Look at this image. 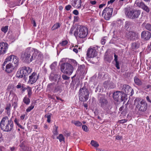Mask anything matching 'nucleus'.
I'll use <instances>...</instances> for the list:
<instances>
[{"instance_id":"15","label":"nucleus","mask_w":151,"mask_h":151,"mask_svg":"<svg viewBox=\"0 0 151 151\" xmlns=\"http://www.w3.org/2000/svg\"><path fill=\"white\" fill-rule=\"evenodd\" d=\"M128 104L127 103L123 105L119 109V110L120 112L124 116L125 115L127 112L128 109Z\"/></svg>"},{"instance_id":"12","label":"nucleus","mask_w":151,"mask_h":151,"mask_svg":"<svg viewBox=\"0 0 151 151\" xmlns=\"http://www.w3.org/2000/svg\"><path fill=\"white\" fill-rule=\"evenodd\" d=\"M8 48V45L7 43L1 42L0 43V55L6 53Z\"/></svg>"},{"instance_id":"62","label":"nucleus","mask_w":151,"mask_h":151,"mask_svg":"<svg viewBox=\"0 0 151 151\" xmlns=\"http://www.w3.org/2000/svg\"><path fill=\"white\" fill-rule=\"evenodd\" d=\"M146 99L149 102L151 103V101L149 97V96H147L146 97Z\"/></svg>"},{"instance_id":"7","label":"nucleus","mask_w":151,"mask_h":151,"mask_svg":"<svg viewBox=\"0 0 151 151\" xmlns=\"http://www.w3.org/2000/svg\"><path fill=\"white\" fill-rule=\"evenodd\" d=\"M125 13L128 17L133 19L138 17L140 14V12L139 10L131 9L129 10H126Z\"/></svg>"},{"instance_id":"16","label":"nucleus","mask_w":151,"mask_h":151,"mask_svg":"<svg viewBox=\"0 0 151 151\" xmlns=\"http://www.w3.org/2000/svg\"><path fill=\"white\" fill-rule=\"evenodd\" d=\"M141 37L142 38L145 40H148L151 37V34L148 31H144L142 33Z\"/></svg>"},{"instance_id":"43","label":"nucleus","mask_w":151,"mask_h":151,"mask_svg":"<svg viewBox=\"0 0 151 151\" xmlns=\"http://www.w3.org/2000/svg\"><path fill=\"white\" fill-rule=\"evenodd\" d=\"M27 91L28 92V95L29 97H30L32 94L31 89L30 88H29L27 90Z\"/></svg>"},{"instance_id":"19","label":"nucleus","mask_w":151,"mask_h":151,"mask_svg":"<svg viewBox=\"0 0 151 151\" xmlns=\"http://www.w3.org/2000/svg\"><path fill=\"white\" fill-rule=\"evenodd\" d=\"M121 94V92L120 91H117L114 92L113 94L114 99L117 101H120Z\"/></svg>"},{"instance_id":"30","label":"nucleus","mask_w":151,"mask_h":151,"mask_svg":"<svg viewBox=\"0 0 151 151\" xmlns=\"http://www.w3.org/2000/svg\"><path fill=\"white\" fill-rule=\"evenodd\" d=\"M60 24L59 23H56L55 24L52 28V30L56 29L60 27Z\"/></svg>"},{"instance_id":"29","label":"nucleus","mask_w":151,"mask_h":151,"mask_svg":"<svg viewBox=\"0 0 151 151\" xmlns=\"http://www.w3.org/2000/svg\"><path fill=\"white\" fill-rule=\"evenodd\" d=\"M23 101L26 104L28 105L30 102V100L29 98L25 96L23 99Z\"/></svg>"},{"instance_id":"38","label":"nucleus","mask_w":151,"mask_h":151,"mask_svg":"<svg viewBox=\"0 0 151 151\" xmlns=\"http://www.w3.org/2000/svg\"><path fill=\"white\" fill-rule=\"evenodd\" d=\"M68 43V41L67 40H65L62 41L60 43V45L63 46H65Z\"/></svg>"},{"instance_id":"26","label":"nucleus","mask_w":151,"mask_h":151,"mask_svg":"<svg viewBox=\"0 0 151 151\" xmlns=\"http://www.w3.org/2000/svg\"><path fill=\"white\" fill-rule=\"evenodd\" d=\"M127 94H125L124 93L121 92V94L120 97V100H121L122 101H125L127 99Z\"/></svg>"},{"instance_id":"60","label":"nucleus","mask_w":151,"mask_h":151,"mask_svg":"<svg viewBox=\"0 0 151 151\" xmlns=\"http://www.w3.org/2000/svg\"><path fill=\"white\" fill-rule=\"evenodd\" d=\"M76 46L73 49V51L75 52L76 53H77L78 52V50L76 48Z\"/></svg>"},{"instance_id":"49","label":"nucleus","mask_w":151,"mask_h":151,"mask_svg":"<svg viewBox=\"0 0 151 151\" xmlns=\"http://www.w3.org/2000/svg\"><path fill=\"white\" fill-rule=\"evenodd\" d=\"M127 121V119H122L119 120L118 121V122L119 123H123L126 122Z\"/></svg>"},{"instance_id":"46","label":"nucleus","mask_w":151,"mask_h":151,"mask_svg":"<svg viewBox=\"0 0 151 151\" xmlns=\"http://www.w3.org/2000/svg\"><path fill=\"white\" fill-rule=\"evenodd\" d=\"M51 115H47L45 116V117L47 118V122L49 123L50 122V119H51Z\"/></svg>"},{"instance_id":"36","label":"nucleus","mask_w":151,"mask_h":151,"mask_svg":"<svg viewBox=\"0 0 151 151\" xmlns=\"http://www.w3.org/2000/svg\"><path fill=\"white\" fill-rule=\"evenodd\" d=\"M76 27H75L74 26L72 27L70 29L69 32L70 35L72 34L73 32L74 33V31L76 29Z\"/></svg>"},{"instance_id":"59","label":"nucleus","mask_w":151,"mask_h":151,"mask_svg":"<svg viewBox=\"0 0 151 151\" xmlns=\"http://www.w3.org/2000/svg\"><path fill=\"white\" fill-rule=\"evenodd\" d=\"M79 18L77 16H75L74 17V21L75 22H77Z\"/></svg>"},{"instance_id":"2","label":"nucleus","mask_w":151,"mask_h":151,"mask_svg":"<svg viewBox=\"0 0 151 151\" xmlns=\"http://www.w3.org/2000/svg\"><path fill=\"white\" fill-rule=\"evenodd\" d=\"M2 130L5 132H10L12 130L14 124L12 119H9L7 116H6L3 118L0 124Z\"/></svg>"},{"instance_id":"39","label":"nucleus","mask_w":151,"mask_h":151,"mask_svg":"<svg viewBox=\"0 0 151 151\" xmlns=\"http://www.w3.org/2000/svg\"><path fill=\"white\" fill-rule=\"evenodd\" d=\"M8 26H6L4 27H3L1 28V30L4 33H6L8 30Z\"/></svg>"},{"instance_id":"18","label":"nucleus","mask_w":151,"mask_h":151,"mask_svg":"<svg viewBox=\"0 0 151 151\" xmlns=\"http://www.w3.org/2000/svg\"><path fill=\"white\" fill-rule=\"evenodd\" d=\"M21 69L24 76H27L32 71V69L28 67L24 66Z\"/></svg>"},{"instance_id":"44","label":"nucleus","mask_w":151,"mask_h":151,"mask_svg":"<svg viewBox=\"0 0 151 151\" xmlns=\"http://www.w3.org/2000/svg\"><path fill=\"white\" fill-rule=\"evenodd\" d=\"M12 102V106H13L14 108V109H16L17 107V102Z\"/></svg>"},{"instance_id":"13","label":"nucleus","mask_w":151,"mask_h":151,"mask_svg":"<svg viewBox=\"0 0 151 151\" xmlns=\"http://www.w3.org/2000/svg\"><path fill=\"white\" fill-rule=\"evenodd\" d=\"M29 80L28 82V83L33 84L35 83L38 78V76L37 74L33 72L32 74L29 76Z\"/></svg>"},{"instance_id":"9","label":"nucleus","mask_w":151,"mask_h":151,"mask_svg":"<svg viewBox=\"0 0 151 151\" xmlns=\"http://www.w3.org/2000/svg\"><path fill=\"white\" fill-rule=\"evenodd\" d=\"M121 92L126 94L130 95L132 96L133 94L134 90L131 87L128 85L124 84L121 85Z\"/></svg>"},{"instance_id":"55","label":"nucleus","mask_w":151,"mask_h":151,"mask_svg":"<svg viewBox=\"0 0 151 151\" xmlns=\"http://www.w3.org/2000/svg\"><path fill=\"white\" fill-rule=\"evenodd\" d=\"M22 86V84L20 83H19L18 85H17L16 87L17 88H21Z\"/></svg>"},{"instance_id":"52","label":"nucleus","mask_w":151,"mask_h":151,"mask_svg":"<svg viewBox=\"0 0 151 151\" xmlns=\"http://www.w3.org/2000/svg\"><path fill=\"white\" fill-rule=\"evenodd\" d=\"M115 66L117 69H119L120 67L119 65V63L118 62H116Z\"/></svg>"},{"instance_id":"42","label":"nucleus","mask_w":151,"mask_h":151,"mask_svg":"<svg viewBox=\"0 0 151 151\" xmlns=\"http://www.w3.org/2000/svg\"><path fill=\"white\" fill-rule=\"evenodd\" d=\"M82 128L85 132H87L88 131V129L87 127L85 125H83L82 126Z\"/></svg>"},{"instance_id":"17","label":"nucleus","mask_w":151,"mask_h":151,"mask_svg":"<svg viewBox=\"0 0 151 151\" xmlns=\"http://www.w3.org/2000/svg\"><path fill=\"white\" fill-rule=\"evenodd\" d=\"M15 67L11 63H10L6 65L5 71L7 73H11L13 71Z\"/></svg>"},{"instance_id":"25","label":"nucleus","mask_w":151,"mask_h":151,"mask_svg":"<svg viewBox=\"0 0 151 151\" xmlns=\"http://www.w3.org/2000/svg\"><path fill=\"white\" fill-rule=\"evenodd\" d=\"M134 81L135 83L138 86H140L142 83L141 80L136 76L134 78Z\"/></svg>"},{"instance_id":"32","label":"nucleus","mask_w":151,"mask_h":151,"mask_svg":"<svg viewBox=\"0 0 151 151\" xmlns=\"http://www.w3.org/2000/svg\"><path fill=\"white\" fill-rule=\"evenodd\" d=\"M57 138L59 140L60 142L64 141V137L61 134H60L59 136L57 137Z\"/></svg>"},{"instance_id":"51","label":"nucleus","mask_w":151,"mask_h":151,"mask_svg":"<svg viewBox=\"0 0 151 151\" xmlns=\"http://www.w3.org/2000/svg\"><path fill=\"white\" fill-rule=\"evenodd\" d=\"M14 121L15 123L17 124V125L19 124V120L17 118H15Z\"/></svg>"},{"instance_id":"50","label":"nucleus","mask_w":151,"mask_h":151,"mask_svg":"<svg viewBox=\"0 0 151 151\" xmlns=\"http://www.w3.org/2000/svg\"><path fill=\"white\" fill-rule=\"evenodd\" d=\"M71 7V6L70 5H68L65 6V8L68 11L70 9Z\"/></svg>"},{"instance_id":"22","label":"nucleus","mask_w":151,"mask_h":151,"mask_svg":"<svg viewBox=\"0 0 151 151\" xmlns=\"http://www.w3.org/2000/svg\"><path fill=\"white\" fill-rule=\"evenodd\" d=\"M100 103L101 106L103 108H104L106 106L107 104V100L104 99H101L100 100Z\"/></svg>"},{"instance_id":"35","label":"nucleus","mask_w":151,"mask_h":151,"mask_svg":"<svg viewBox=\"0 0 151 151\" xmlns=\"http://www.w3.org/2000/svg\"><path fill=\"white\" fill-rule=\"evenodd\" d=\"M141 8H142L147 13H149L150 12V9L145 4L143 6H142Z\"/></svg>"},{"instance_id":"23","label":"nucleus","mask_w":151,"mask_h":151,"mask_svg":"<svg viewBox=\"0 0 151 151\" xmlns=\"http://www.w3.org/2000/svg\"><path fill=\"white\" fill-rule=\"evenodd\" d=\"M24 76V74L23 71L22 70V69L21 68L19 71L17 72L16 76L18 78H22Z\"/></svg>"},{"instance_id":"48","label":"nucleus","mask_w":151,"mask_h":151,"mask_svg":"<svg viewBox=\"0 0 151 151\" xmlns=\"http://www.w3.org/2000/svg\"><path fill=\"white\" fill-rule=\"evenodd\" d=\"M62 78L64 80H68L69 79L70 77L68 76H67L65 75H62Z\"/></svg>"},{"instance_id":"31","label":"nucleus","mask_w":151,"mask_h":151,"mask_svg":"<svg viewBox=\"0 0 151 151\" xmlns=\"http://www.w3.org/2000/svg\"><path fill=\"white\" fill-rule=\"evenodd\" d=\"M72 123L74 124L76 126L78 127L81 126L82 124V123L78 121H73Z\"/></svg>"},{"instance_id":"37","label":"nucleus","mask_w":151,"mask_h":151,"mask_svg":"<svg viewBox=\"0 0 151 151\" xmlns=\"http://www.w3.org/2000/svg\"><path fill=\"white\" fill-rule=\"evenodd\" d=\"M85 66L83 65H81L79 66L78 70L79 71H80V72H82L84 70V69L85 68Z\"/></svg>"},{"instance_id":"4","label":"nucleus","mask_w":151,"mask_h":151,"mask_svg":"<svg viewBox=\"0 0 151 151\" xmlns=\"http://www.w3.org/2000/svg\"><path fill=\"white\" fill-rule=\"evenodd\" d=\"M134 104L135 106V110L138 111L143 112L147 110V104L144 100L140 101L136 99L134 101Z\"/></svg>"},{"instance_id":"56","label":"nucleus","mask_w":151,"mask_h":151,"mask_svg":"<svg viewBox=\"0 0 151 151\" xmlns=\"http://www.w3.org/2000/svg\"><path fill=\"white\" fill-rule=\"evenodd\" d=\"M115 1V0H110V1H108V4H112Z\"/></svg>"},{"instance_id":"28","label":"nucleus","mask_w":151,"mask_h":151,"mask_svg":"<svg viewBox=\"0 0 151 151\" xmlns=\"http://www.w3.org/2000/svg\"><path fill=\"white\" fill-rule=\"evenodd\" d=\"M69 62L70 64L73 66L74 68H75L76 66H77L78 65L76 61L73 59H70L69 60Z\"/></svg>"},{"instance_id":"20","label":"nucleus","mask_w":151,"mask_h":151,"mask_svg":"<svg viewBox=\"0 0 151 151\" xmlns=\"http://www.w3.org/2000/svg\"><path fill=\"white\" fill-rule=\"evenodd\" d=\"M81 0H75L72 5L76 8H79L81 7Z\"/></svg>"},{"instance_id":"3","label":"nucleus","mask_w":151,"mask_h":151,"mask_svg":"<svg viewBox=\"0 0 151 151\" xmlns=\"http://www.w3.org/2000/svg\"><path fill=\"white\" fill-rule=\"evenodd\" d=\"M88 34V29L85 26L78 25L74 31V35L80 38H85Z\"/></svg>"},{"instance_id":"34","label":"nucleus","mask_w":151,"mask_h":151,"mask_svg":"<svg viewBox=\"0 0 151 151\" xmlns=\"http://www.w3.org/2000/svg\"><path fill=\"white\" fill-rule=\"evenodd\" d=\"M55 128H54L53 130L52 131L54 135H56L58 134V127L55 125H54Z\"/></svg>"},{"instance_id":"63","label":"nucleus","mask_w":151,"mask_h":151,"mask_svg":"<svg viewBox=\"0 0 151 151\" xmlns=\"http://www.w3.org/2000/svg\"><path fill=\"white\" fill-rule=\"evenodd\" d=\"M105 5V4H101L99 5V8H102Z\"/></svg>"},{"instance_id":"40","label":"nucleus","mask_w":151,"mask_h":151,"mask_svg":"<svg viewBox=\"0 0 151 151\" xmlns=\"http://www.w3.org/2000/svg\"><path fill=\"white\" fill-rule=\"evenodd\" d=\"M34 108V106L33 105H31L26 110V111L28 112L30 111L32 109Z\"/></svg>"},{"instance_id":"57","label":"nucleus","mask_w":151,"mask_h":151,"mask_svg":"<svg viewBox=\"0 0 151 151\" xmlns=\"http://www.w3.org/2000/svg\"><path fill=\"white\" fill-rule=\"evenodd\" d=\"M129 23L128 22H127L125 23V27H129Z\"/></svg>"},{"instance_id":"14","label":"nucleus","mask_w":151,"mask_h":151,"mask_svg":"<svg viewBox=\"0 0 151 151\" xmlns=\"http://www.w3.org/2000/svg\"><path fill=\"white\" fill-rule=\"evenodd\" d=\"M126 37L129 39L132 40H136L137 37L136 33L132 31L128 32L127 34Z\"/></svg>"},{"instance_id":"11","label":"nucleus","mask_w":151,"mask_h":151,"mask_svg":"<svg viewBox=\"0 0 151 151\" xmlns=\"http://www.w3.org/2000/svg\"><path fill=\"white\" fill-rule=\"evenodd\" d=\"M113 9L109 7L105 8L103 10L102 16L106 20H109L111 16Z\"/></svg>"},{"instance_id":"1","label":"nucleus","mask_w":151,"mask_h":151,"mask_svg":"<svg viewBox=\"0 0 151 151\" xmlns=\"http://www.w3.org/2000/svg\"><path fill=\"white\" fill-rule=\"evenodd\" d=\"M38 52L33 48H27L23 52L21 55V58L25 63H29L33 60L36 59L37 56Z\"/></svg>"},{"instance_id":"53","label":"nucleus","mask_w":151,"mask_h":151,"mask_svg":"<svg viewBox=\"0 0 151 151\" xmlns=\"http://www.w3.org/2000/svg\"><path fill=\"white\" fill-rule=\"evenodd\" d=\"M73 13L76 15H78L79 13L78 11L76 10H74L73 12Z\"/></svg>"},{"instance_id":"61","label":"nucleus","mask_w":151,"mask_h":151,"mask_svg":"<svg viewBox=\"0 0 151 151\" xmlns=\"http://www.w3.org/2000/svg\"><path fill=\"white\" fill-rule=\"evenodd\" d=\"M122 139V137L120 136H117L116 137V139L117 140H120Z\"/></svg>"},{"instance_id":"10","label":"nucleus","mask_w":151,"mask_h":151,"mask_svg":"<svg viewBox=\"0 0 151 151\" xmlns=\"http://www.w3.org/2000/svg\"><path fill=\"white\" fill-rule=\"evenodd\" d=\"M98 48L97 46L91 47L88 48L87 53V57L89 58L96 57L97 54L96 50H98Z\"/></svg>"},{"instance_id":"6","label":"nucleus","mask_w":151,"mask_h":151,"mask_svg":"<svg viewBox=\"0 0 151 151\" xmlns=\"http://www.w3.org/2000/svg\"><path fill=\"white\" fill-rule=\"evenodd\" d=\"M79 99L83 102H85L88 99L89 92L88 90L85 88H83L79 91Z\"/></svg>"},{"instance_id":"54","label":"nucleus","mask_w":151,"mask_h":151,"mask_svg":"<svg viewBox=\"0 0 151 151\" xmlns=\"http://www.w3.org/2000/svg\"><path fill=\"white\" fill-rule=\"evenodd\" d=\"M114 60L116 62H118V56L115 54L114 55Z\"/></svg>"},{"instance_id":"33","label":"nucleus","mask_w":151,"mask_h":151,"mask_svg":"<svg viewBox=\"0 0 151 151\" xmlns=\"http://www.w3.org/2000/svg\"><path fill=\"white\" fill-rule=\"evenodd\" d=\"M91 144L92 146L96 147H97L99 146V145L98 143L94 140H93L91 141Z\"/></svg>"},{"instance_id":"45","label":"nucleus","mask_w":151,"mask_h":151,"mask_svg":"<svg viewBox=\"0 0 151 151\" xmlns=\"http://www.w3.org/2000/svg\"><path fill=\"white\" fill-rule=\"evenodd\" d=\"M107 39V37H105L102 38L101 40V42L102 45H104L106 43V39Z\"/></svg>"},{"instance_id":"41","label":"nucleus","mask_w":151,"mask_h":151,"mask_svg":"<svg viewBox=\"0 0 151 151\" xmlns=\"http://www.w3.org/2000/svg\"><path fill=\"white\" fill-rule=\"evenodd\" d=\"M145 28L148 30L151 31V24H147L145 26Z\"/></svg>"},{"instance_id":"58","label":"nucleus","mask_w":151,"mask_h":151,"mask_svg":"<svg viewBox=\"0 0 151 151\" xmlns=\"http://www.w3.org/2000/svg\"><path fill=\"white\" fill-rule=\"evenodd\" d=\"M13 86L12 84L9 85L7 87V89L8 90H10L12 89V88Z\"/></svg>"},{"instance_id":"27","label":"nucleus","mask_w":151,"mask_h":151,"mask_svg":"<svg viewBox=\"0 0 151 151\" xmlns=\"http://www.w3.org/2000/svg\"><path fill=\"white\" fill-rule=\"evenodd\" d=\"M135 4L140 8H142L144 4L142 2V0H136L135 2Z\"/></svg>"},{"instance_id":"47","label":"nucleus","mask_w":151,"mask_h":151,"mask_svg":"<svg viewBox=\"0 0 151 151\" xmlns=\"http://www.w3.org/2000/svg\"><path fill=\"white\" fill-rule=\"evenodd\" d=\"M11 107V104H8L6 105L5 109L6 110H8V111L10 109Z\"/></svg>"},{"instance_id":"64","label":"nucleus","mask_w":151,"mask_h":151,"mask_svg":"<svg viewBox=\"0 0 151 151\" xmlns=\"http://www.w3.org/2000/svg\"><path fill=\"white\" fill-rule=\"evenodd\" d=\"M10 150L11 151H14V150L15 149V148L14 147H10Z\"/></svg>"},{"instance_id":"21","label":"nucleus","mask_w":151,"mask_h":151,"mask_svg":"<svg viewBox=\"0 0 151 151\" xmlns=\"http://www.w3.org/2000/svg\"><path fill=\"white\" fill-rule=\"evenodd\" d=\"M9 93V97H13L12 99V102H18V99L16 95L13 93L12 91H10Z\"/></svg>"},{"instance_id":"24","label":"nucleus","mask_w":151,"mask_h":151,"mask_svg":"<svg viewBox=\"0 0 151 151\" xmlns=\"http://www.w3.org/2000/svg\"><path fill=\"white\" fill-rule=\"evenodd\" d=\"M113 58L112 56H109L107 53L105 54L104 57V60L108 63H110Z\"/></svg>"},{"instance_id":"5","label":"nucleus","mask_w":151,"mask_h":151,"mask_svg":"<svg viewBox=\"0 0 151 151\" xmlns=\"http://www.w3.org/2000/svg\"><path fill=\"white\" fill-rule=\"evenodd\" d=\"M61 72L68 76L71 75L74 71V68L72 65L68 63H64L60 66Z\"/></svg>"},{"instance_id":"8","label":"nucleus","mask_w":151,"mask_h":151,"mask_svg":"<svg viewBox=\"0 0 151 151\" xmlns=\"http://www.w3.org/2000/svg\"><path fill=\"white\" fill-rule=\"evenodd\" d=\"M12 61V62L15 65V67H17L19 64V59L18 58L14 55H11L8 56L5 59L3 65L4 66L8 62Z\"/></svg>"}]
</instances>
